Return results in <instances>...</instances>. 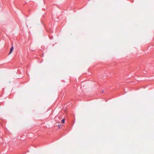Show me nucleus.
<instances>
[{"label": "nucleus", "instance_id": "obj_3", "mask_svg": "<svg viewBox=\"0 0 154 154\" xmlns=\"http://www.w3.org/2000/svg\"><path fill=\"white\" fill-rule=\"evenodd\" d=\"M60 126H59V127L60 128Z\"/></svg>", "mask_w": 154, "mask_h": 154}, {"label": "nucleus", "instance_id": "obj_2", "mask_svg": "<svg viewBox=\"0 0 154 154\" xmlns=\"http://www.w3.org/2000/svg\"><path fill=\"white\" fill-rule=\"evenodd\" d=\"M62 123H65V120L64 119H63L62 120Z\"/></svg>", "mask_w": 154, "mask_h": 154}, {"label": "nucleus", "instance_id": "obj_4", "mask_svg": "<svg viewBox=\"0 0 154 154\" xmlns=\"http://www.w3.org/2000/svg\"><path fill=\"white\" fill-rule=\"evenodd\" d=\"M60 126H59V127L60 128Z\"/></svg>", "mask_w": 154, "mask_h": 154}, {"label": "nucleus", "instance_id": "obj_1", "mask_svg": "<svg viewBox=\"0 0 154 154\" xmlns=\"http://www.w3.org/2000/svg\"><path fill=\"white\" fill-rule=\"evenodd\" d=\"M14 49V47L13 46H12V47L10 49V52L9 53V54H10L12 53Z\"/></svg>", "mask_w": 154, "mask_h": 154}]
</instances>
